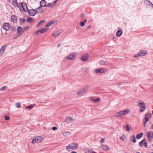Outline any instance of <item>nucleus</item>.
<instances>
[{
	"mask_svg": "<svg viewBox=\"0 0 153 153\" xmlns=\"http://www.w3.org/2000/svg\"><path fill=\"white\" fill-rule=\"evenodd\" d=\"M56 5V4L54 3V2L52 4L51 3H48L46 6L48 7L51 8H53Z\"/></svg>",
	"mask_w": 153,
	"mask_h": 153,
	"instance_id": "obj_22",
	"label": "nucleus"
},
{
	"mask_svg": "<svg viewBox=\"0 0 153 153\" xmlns=\"http://www.w3.org/2000/svg\"><path fill=\"white\" fill-rule=\"evenodd\" d=\"M47 31V29L45 28H42L38 31H36L34 32V34H37L39 32H40L41 33H44L46 32Z\"/></svg>",
	"mask_w": 153,
	"mask_h": 153,
	"instance_id": "obj_15",
	"label": "nucleus"
},
{
	"mask_svg": "<svg viewBox=\"0 0 153 153\" xmlns=\"http://www.w3.org/2000/svg\"><path fill=\"white\" fill-rule=\"evenodd\" d=\"M28 11V13L29 14L32 16H34L36 13L35 9L34 10L32 9L31 10H27Z\"/></svg>",
	"mask_w": 153,
	"mask_h": 153,
	"instance_id": "obj_11",
	"label": "nucleus"
},
{
	"mask_svg": "<svg viewBox=\"0 0 153 153\" xmlns=\"http://www.w3.org/2000/svg\"><path fill=\"white\" fill-rule=\"evenodd\" d=\"M140 56H141L140 53V52H139L138 53H137L136 55H134V57L135 58H138Z\"/></svg>",
	"mask_w": 153,
	"mask_h": 153,
	"instance_id": "obj_42",
	"label": "nucleus"
},
{
	"mask_svg": "<svg viewBox=\"0 0 153 153\" xmlns=\"http://www.w3.org/2000/svg\"><path fill=\"white\" fill-rule=\"evenodd\" d=\"M6 87L5 86H3V87L0 88V91H4Z\"/></svg>",
	"mask_w": 153,
	"mask_h": 153,
	"instance_id": "obj_47",
	"label": "nucleus"
},
{
	"mask_svg": "<svg viewBox=\"0 0 153 153\" xmlns=\"http://www.w3.org/2000/svg\"><path fill=\"white\" fill-rule=\"evenodd\" d=\"M54 23V22L52 21L50 22H48L47 25H45V27H50L52 25H53Z\"/></svg>",
	"mask_w": 153,
	"mask_h": 153,
	"instance_id": "obj_25",
	"label": "nucleus"
},
{
	"mask_svg": "<svg viewBox=\"0 0 153 153\" xmlns=\"http://www.w3.org/2000/svg\"><path fill=\"white\" fill-rule=\"evenodd\" d=\"M12 4L13 6L15 7H19V4H18L17 0H13L12 1Z\"/></svg>",
	"mask_w": 153,
	"mask_h": 153,
	"instance_id": "obj_19",
	"label": "nucleus"
},
{
	"mask_svg": "<svg viewBox=\"0 0 153 153\" xmlns=\"http://www.w3.org/2000/svg\"><path fill=\"white\" fill-rule=\"evenodd\" d=\"M16 37H17L16 36H15V37H14V38H16Z\"/></svg>",
	"mask_w": 153,
	"mask_h": 153,
	"instance_id": "obj_64",
	"label": "nucleus"
},
{
	"mask_svg": "<svg viewBox=\"0 0 153 153\" xmlns=\"http://www.w3.org/2000/svg\"><path fill=\"white\" fill-rule=\"evenodd\" d=\"M146 140L144 139L140 142L139 143V145L140 146H142L143 145V143Z\"/></svg>",
	"mask_w": 153,
	"mask_h": 153,
	"instance_id": "obj_40",
	"label": "nucleus"
},
{
	"mask_svg": "<svg viewBox=\"0 0 153 153\" xmlns=\"http://www.w3.org/2000/svg\"><path fill=\"white\" fill-rule=\"evenodd\" d=\"M90 27V26H88V28H89Z\"/></svg>",
	"mask_w": 153,
	"mask_h": 153,
	"instance_id": "obj_63",
	"label": "nucleus"
},
{
	"mask_svg": "<svg viewBox=\"0 0 153 153\" xmlns=\"http://www.w3.org/2000/svg\"><path fill=\"white\" fill-rule=\"evenodd\" d=\"M152 138H153V132L152 133Z\"/></svg>",
	"mask_w": 153,
	"mask_h": 153,
	"instance_id": "obj_62",
	"label": "nucleus"
},
{
	"mask_svg": "<svg viewBox=\"0 0 153 153\" xmlns=\"http://www.w3.org/2000/svg\"><path fill=\"white\" fill-rule=\"evenodd\" d=\"M143 144L144 145V146L145 147H147V142H146V141L144 142Z\"/></svg>",
	"mask_w": 153,
	"mask_h": 153,
	"instance_id": "obj_50",
	"label": "nucleus"
},
{
	"mask_svg": "<svg viewBox=\"0 0 153 153\" xmlns=\"http://www.w3.org/2000/svg\"><path fill=\"white\" fill-rule=\"evenodd\" d=\"M90 87L89 85H87L85 86L82 89V90L84 93Z\"/></svg>",
	"mask_w": 153,
	"mask_h": 153,
	"instance_id": "obj_32",
	"label": "nucleus"
},
{
	"mask_svg": "<svg viewBox=\"0 0 153 153\" xmlns=\"http://www.w3.org/2000/svg\"><path fill=\"white\" fill-rule=\"evenodd\" d=\"M146 135L148 139L151 140L152 138V134L151 131H148L146 132Z\"/></svg>",
	"mask_w": 153,
	"mask_h": 153,
	"instance_id": "obj_18",
	"label": "nucleus"
},
{
	"mask_svg": "<svg viewBox=\"0 0 153 153\" xmlns=\"http://www.w3.org/2000/svg\"><path fill=\"white\" fill-rule=\"evenodd\" d=\"M143 135V133H140V134H137L136 136V138L137 139H140L141 138Z\"/></svg>",
	"mask_w": 153,
	"mask_h": 153,
	"instance_id": "obj_34",
	"label": "nucleus"
},
{
	"mask_svg": "<svg viewBox=\"0 0 153 153\" xmlns=\"http://www.w3.org/2000/svg\"><path fill=\"white\" fill-rule=\"evenodd\" d=\"M11 19L12 22L13 23L16 22L17 21V18L15 15H12L11 16Z\"/></svg>",
	"mask_w": 153,
	"mask_h": 153,
	"instance_id": "obj_14",
	"label": "nucleus"
},
{
	"mask_svg": "<svg viewBox=\"0 0 153 153\" xmlns=\"http://www.w3.org/2000/svg\"><path fill=\"white\" fill-rule=\"evenodd\" d=\"M85 153H96L91 149H87L85 150Z\"/></svg>",
	"mask_w": 153,
	"mask_h": 153,
	"instance_id": "obj_30",
	"label": "nucleus"
},
{
	"mask_svg": "<svg viewBox=\"0 0 153 153\" xmlns=\"http://www.w3.org/2000/svg\"><path fill=\"white\" fill-rule=\"evenodd\" d=\"M140 101H139L138 102L139 106L141 108H146L145 107V104L143 102H140Z\"/></svg>",
	"mask_w": 153,
	"mask_h": 153,
	"instance_id": "obj_20",
	"label": "nucleus"
},
{
	"mask_svg": "<svg viewBox=\"0 0 153 153\" xmlns=\"http://www.w3.org/2000/svg\"><path fill=\"white\" fill-rule=\"evenodd\" d=\"M139 52L141 56H144L145 54H147V51L143 50H140L139 51Z\"/></svg>",
	"mask_w": 153,
	"mask_h": 153,
	"instance_id": "obj_23",
	"label": "nucleus"
},
{
	"mask_svg": "<svg viewBox=\"0 0 153 153\" xmlns=\"http://www.w3.org/2000/svg\"><path fill=\"white\" fill-rule=\"evenodd\" d=\"M84 16V14H82L80 15V16H81V17H83Z\"/></svg>",
	"mask_w": 153,
	"mask_h": 153,
	"instance_id": "obj_56",
	"label": "nucleus"
},
{
	"mask_svg": "<svg viewBox=\"0 0 153 153\" xmlns=\"http://www.w3.org/2000/svg\"><path fill=\"white\" fill-rule=\"evenodd\" d=\"M122 31L121 30H118L116 33V35L118 36H120L122 34Z\"/></svg>",
	"mask_w": 153,
	"mask_h": 153,
	"instance_id": "obj_28",
	"label": "nucleus"
},
{
	"mask_svg": "<svg viewBox=\"0 0 153 153\" xmlns=\"http://www.w3.org/2000/svg\"><path fill=\"white\" fill-rule=\"evenodd\" d=\"M89 99H90V100L91 101H92L93 102H94V100H95L94 98L93 97H89Z\"/></svg>",
	"mask_w": 153,
	"mask_h": 153,
	"instance_id": "obj_48",
	"label": "nucleus"
},
{
	"mask_svg": "<svg viewBox=\"0 0 153 153\" xmlns=\"http://www.w3.org/2000/svg\"><path fill=\"white\" fill-rule=\"evenodd\" d=\"M35 10L36 13H41L43 11L42 7L40 6L39 7L36 8Z\"/></svg>",
	"mask_w": 153,
	"mask_h": 153,
	"instance_id": "obj_13",
	"label": "nucleus"
},
{
	"mask_svg": "<svg viewBox=\"0 0 153 153\" xmlns=\"http://www.w3.org/2000/svg\"><path fill=\"white\" fill-rule=\"evenodd\" d=\"M2 28L5 30L8 31L10 29V25L8 23H4L2 25Z\"/></svg>",
	"mask_w": 153,
	"mask_h": 153,
	"instance_id": "obj_6",
	"label": "nucleus"
},
{
	"mask_svg": "<svg viewBox=\"0 0 153 153\" xmlns=\"http://www.w3.org/2000/svg\"><path fill=\"white\" fill-rule=\"evenodd\" d=\"M75 56V53H70L69 56H66V58L70 60H73L74 59Z\"/></svg>",
	"mask_w": 153,
	"mask_h": 153,
	"instance_id": "obj_9",
	"label": "nucleus"
},
{
	"mask_svg": "<svg viewBox=\"0 0 153 153\" xmlns=\"http://www.w3.org/2000/svg\"><path fill=\"white\" fill-rule=\"evenodd\" d=\"M100 98L99 97H98L97 99H95L94 100V102H98L100 101Z\"/></svg>",
	"mask_w": 153,
	"mask_h": 153,
	"instance_id": "obj_43",
	"label": "nucleus"
},
{
	"mask_svg": "<svg viewBox=\"0 0 153 153\" xmlns=\"http://www.w3.org/2000/svg\"><path fill=\"white\" fill-rule=\"evenodd\" d=\"M71 134V133L69 131H65L63 133V135L65 137Z\"/></svg>",
	"mask_w": 153,
	"mask_h": 153,
	"instance_id": "obj_35",
	"label": "nucleus"
},
{
	"mask_svg": "<svg viewBox=\"0 0 153 153\" xmlns=\"http://www.w3.org/2000/svg\"><path fill=\"white\" fill-rule=\"evenodd\" d=\"M87 21V20L86 19H85V20H84V23H85V22H86Z\"/></svg>",
	"mask_w": 153,
	"mask_h": 153,
	"instance_id": "obj_61",
	"label": "nucleus"
},
{
	"mask_svg": "<svg viewBox=\"0 0 153 153\" xmlns=\"http://www.w3.org/2000/svg\"><path fill=\"white\" fill-rule=\"evenodd\" d=\"M85 25V23L84 22H80V23L79 25L81 27L84 26Z\"/></svg>",
	"mask_w": 153,
	"mask_h": 153,
	"instance_id": "obj_44",
	"label": "nucleus"
},
{
	"mask_svg": "<svg viewBox=\"0 0 153 153\" xmlns=\"http://www.w3.org/2000/svg\"><path fill=\"white\" fill-rule=\"evenodd\" d=\"M104 139L103 138H102L100 140V142L101 143H103L104 142Z\"/></svg>",
	"mask_w": 153,
	"mask_h": 153,
	"instance_id": "obj_53",
	"label": "nucleus"
},
{
	"mask_svg": "<svg viewBox=\"0 0 153 153\" xmlns=\"http://www.w3.org/2000/svg\"><path fill=\"white\" fill-rule=\"evenodd\" d=\"M83 93H84L83 92V91L82 90L80 91L79 92H78L77 93V94L78 95H81Z\"/></svg>",
	"mask_w": 153,
	"mask_h": 153,
	"instance_id": "obj_41",
	"label": "nucleus"
},
{
	"mask_svg": "<svg viewBox=\"0 0 153 153\" xmlns=\"http://www.w3.org/2000/svg\"><path fill=\"white\" fill-rule=\"evenodd\" d=\"M45 21L44 20H41V21H40L37 24V27H39V26L42 23H43V22H45Z\"/></svg>",
	"mask_w": 153,
	"mask_h": 153,
	"instance_id": "obj_39",
	"label": "nucleus"
},
{
	"mask_svg": "<svg viewBox=\"0 0 153 153\" xmlns=\"http://www.w3.org/2000/svg\"><path fill=\"white\" fill-rule=\"evenodd\" d=\"M19 8L21 10L24 11L25 12L28 10L27 6L26 4L24 2L19 3Z\"/></svg>",
	"mask_w": 153,
	"mask_h": 153,
	"instance_id": "obj_3",
	"label": "nucleus"
},
{
	"mask_svg": "<svg viewBox=\"0 0 153 153\" xmlns=\"http://www.w3.org/2000/svg\"><path fill=\"white\" fill-rule=\"evenodd\" d=\"M10 117H9L7 116H5V119L6 120H8L9 119Z\"/></svg>",
	"mask_w": 153,
	"mask_h": 153,
	"instance_id": "obj_51",
	"label": "nucleus"
},
{
	"mask_svg": "<svg viewBox=\"0 0 153 153\" xmlns=\"http://www.w3.org/2000/svg\"><path fill=\"white\" fill-rule=\"evenodd\" d=\"M141 108L140 109V112H143L144 111V110L146 109V108Z\"/></svg>",
	"mask_w": 153,
	"mask_h": 153,
	"instance_id": "obj_49",
	"label": "nucleus"
},
{
	"mask_svg": "<svg viewBox=\"0 0 153 153\" xmlns=\"http://www.w3.org/2000/svg\"><path fill=\"white\" fill-rule=\"evenodd\" d=\"M35 104H31L28 106H27L26 107V108L29 109H32L33 107L35 106Z\"/></svg>",
	"mask_w": 153,
	"mask_h": 153,
	"instance_id": "obj_29",
	"label": "nucleus"
},
{
	"mask_svg": "<svg viewBox=\"0 0 153 153\" xmlns=\"http://www.w3.org/2000/svg\"><path fill=\"white\" fill-rule=\"evenodd\" d=\"M43 140V138L41 136L37 137L35 139H33L32 141V143H39L41 142Z\"/></svg>",
	"mask_w": 153,
	"mask_h": 153,
	"instance_id": "obj_5",
	"label": "nucleus"
},
{
	"mask_svg": "<svg viewBox=\"0 0 153 153\" xmlns=\"http://www.w3.org/2000/svg\"><path fill=\"white\" fill-rule=\"evenodd\" d=\"M34 21V19L32 18H28L27 19V22L29 23L33 22Z\"/></svg>",
	"mask_w": 153,
	"mask_h": 153,
	"instance_id": "obj_33",
	"label": "nucleus"
},
{
	"mask_svg": "<svg viewBox=\"0 0 153 153\" xmlns=\"http://www.w3.org/2000/svg\"><path fill=\"white\" fill-rule=\"evenodd\" d=\"M40 6L45 7L46 6V2L45 0H41L40 2Z\"/></svg>",
	"mask_w": 153,
	"mask_h": 153,
	"instance_id": "obj_16",
	"label": "nucleus"
},
{
	"mask_svg": "<svg viewBox=\"0 0 153 153\" xmlns=\"http://www.w3.org/2000/svg\"><path fill=\"white\" fill-rule=\"evenodd\" d=\"M88 59V55L87 53L82 55L81 58V59L83 61H86Z\"/></svg>",
	"mask_w": 153,
	"mask_h": 153,
	"instance_id": "obj_10",
	"label": "nucleus"
},
{
	"mask_svg": "<svg viewBox=\"0 0 153 153\" xmlns=\"http://www.w3.org/2000/svg\"><path fill=\"white\" fill-rule=\"evenodd\" d=\"M151 128L153 129V124H152V126Z\"/></svg>",
	"mask_w": 153,
	"mask_h": 153,
	"instance_id": "obj_60",
	"label": "nucleus"
},
{
	"mask_svg": "<svg viewBox=\"0 0 153 153\" xmlns=\"http://www.w3.org/2000/svg\"><path fill=\"white\" fill-rule=\"evenodd\" d=\"M61 45V44H59L58 45H57V47H58V48Z\"/></svg>",
	"mask_w": 153,
	"mask_h": 153,
	"instance_id": "obj_57",
	"label": "nucleus"
},
{
	"mask_svg": "<svg viewBox=\"0 0 153 153\" xmlns=\"http://www.w3.org/2000/svg\"><path fill=\"white\" fill-rule=\"evenodd\" d=\"M71 153H77V152L75 151H73Z\"/></svg>",
	"mask_w": 153,
	"mask_h": 153,
	"instance_id": "obj_59",
	"label": "nucleus"
},
{
	"mask_svg": "<svg viewBox=\"0 0 153 153\" xmlns=\"http://www.w3.org/2000/svg\"><path fill=\"white\" fill-rule=\"evenodd\" d=\"M126 130L127 131H130V128L129 126L128 125H127L126 126Z\"/></svg>",
	"mask_w": 153,
	"mask_h": 153,
	"instance_id": "obj_45",
	"label": "nucleus"
},
{
	"mask_svg": "<svg viewBox=\"0 0 153 153\" xmlns=\"http://www.w3.org/2000/svg\"><path fill=\"white\" fill-rule=\"evenodd\" d=\"M101 147L102 149L105 150L107 151L109 150L108 147L106 145L102 144L101 146Z\"/></svg>",
	"mask_w": 153,
	"mask_h": 153,
	"instance_id": "obj_24",
	"label": "nucleus"
},
{
	"mask_svg": "<svg viewBox=\"0 0 153 153\" xmlns=\"http://www.w3.org/2000/svg\"><path fill=\"white\" fill-rule=\"evenodd\" d=\"M144 3L146 5H151V4H152V3L150 1L148 0H145L144 1Z\"/></svg>",
	"mask_w": 153,
	"mask_h": 153,
	"instance_id": "obj_26",
	"label": "nucleus"
},
{
	"mask_svg": "<svg viewBox=\"0 0 153 153\" xmlns=\"http://www.w3.org/2000/svg\"><path fill=\"white\" fill-rule=\"evenodd\" d=\"M15 105L18 108H20L21 107V104L19 102H17L15 103Z\"/></svg>",
	"mask_w": 153,
	"mask_h": 153,
	"instance_id": "obj_37",
	"label": "nucleus"
},
{
	"mask_svg": "<svg viewBox=\"0 0 153 153\" xmlns=\"http://www.w3.org/2000/svg\"><path fill=\"white\" fill-rule=\"evenodd\" d=\"M57 129V128L56 127H53V128H52V129L53 130V131H55V130H56Z\"/></svg>",
	"mask_w": 153,
	"mask_h": 153,
	"instance_id": "obj_54",
	"label": "nucleus"
},
{
	"mask_svg": "<svg viewBox=\"0 0 153 153\" xmlns=\"http://www.w3.org/2000/svg\"><path fill=\"white\" fill-rule=\"evenodd\" d=\"M126 138V136L124 135H123L122 137H120V139L124 141Z\"/></svg>",
	"mask_w": 153,
	"mask_h": 153,
	"instance_id": "obj_46",
	"label": "nucleus"
},
{
	"mask_svg": "<svg viewBox=\"0 0 153 153\" xmlns=\"http://www.w3.org/2000/svg\"><path fill=\"white\" fill-rule=\"evenodd\" d=\"M151 116L152 114H148L146 115L144 121V126H145L147 122L149 121V119L151 118Z\"/></svg>",
	"mask_w": 153,
	"mask_h": 153,
	"instance_id": "obj_7",
	"label": "nucleus"
},
{
	"mask_svg": "<svg viewBox=\"0 0 153 153\" xmlns=\"http://www.w3.org/2000/svg\"><path fill=\"white\" fill-rule=\"evenodd\" d=\"M73 121V119L70 117H68L65 120V122L66 123H70Z\"/></svg>",
	"mask_w": 153,
	"mask_h": 153,
	"instance_id": "obj_27",
	"label": "nucleus"
},
{
	"mask_svg": "<svg viewBox=\"0 0 153 153\" xmlns=\"http://www.w3.org/2000/svg\"><path fill=\"white\" fill-rule=\"evenodd\" d=\"M59 0H55V1H54V3H55L56 4V3Z\"/></svg>",
	"mask_w": 153,
	"mask_h": 153,
	"instance_id": "obj_58",
	"label": "nucleus"
},
{
	"mask_svg": "<svg viewBox=\"0 0 153 153\" xmlns=\"http://www.w3.org/2000/svg\"><path fill=\"white\" fill-rule=\"evenodd\" d=\"M29 28V27L28 26H26L24 27V30H27Z\"/></svg>",
	"mask_w": 153,
	"mask_h": 153,
	"instance_id": "obj_52",
	"label": "nucleus"
},
{
	"mask_svg": "<svg viewBox=\"0 0 153 153\" xmlns=\"http://www.w3.org/2000/svg\"><path fill=\"white\" fill-rule=\"evenodd\" d=\"M131 141L133 142L134 143H135L136 142V140L134 135H133L131 138Z\"/></svg>",
	"mask_w": 153,
	"mask_h": 153,
	"instance_id": "obj_36",
	"label": "nucleus"
},
{
	"mask_svg": "<svg viewBox=\"0 0 153 153\" xmlns=\"http://www.w3.org/2000/svg\"><path fill=\"white\" fill-rule=\"evenodd\" d=\"M19 20L21 24H22L24 23L26 21L25 19L23 18H19Z\"/></svg>",
	"mask_w": 153,
	"mask_h": 153,
	"instance_id": "obj_31",
	"label": "nucleus"
},
{
	"mask_svg": "<svg viewBox=\"0 0 153 153\" xmlns=\"http://www.w3.org/2000/svg\"><path fill=\"white\" fill-rule=\"evenodd\" d=\"M79 145L76 143H72L68 146L66 148V150L68 152L75 150L78 148Z\"/></svg>",
	"mask_w": 153,
	"mask_h": 153,
	"instance_id": "obj_1",
	"label": "nucleus"
},
{
	"mask_svg": "<svg viewBox=\"0 0 153 153\" xmlns=\"http://www.w3.org/2000/svg\"><path fill=\"white\" fill-rule=\"evenodd\" d=\"M10 29H11L12 31H14L16 30V28L14 26H11L10 25Z\"/></svg>",
	"mask_w": 153,
	"mask_h": 153,
	"instance_id": "obj_38",
	"label": "nucleus"
},
{
	"mask_svg": "<svg viewBox=\"0 0 153 153\" xmlns=\"http://www.w3.org/2000/svg\"><path fill=\"white\" fill-rule=\"evenodd\" d=\"M84 69L85 70H88V68H87L85 67L84 68Z\"/></svg>",
	"mask_w": 153,
	"mask_h": 153,
	"instance_id": "obj_55",
	"label": "nucleus"
},
{
	"mask_svg": "<svg viewBox=\"0 0 153 153\" xmlns=\"http://www.w3.org/2000/svg\"><path fill=\"white\" fill-rule=\"evenodd\" d=\"M62 30H58L57 31H55L52 34V35L54 36V37H56L58 36L60 34L62 33Z\"/></svg>",
	"mask_w": 153,
	"mask_h": 153,
	"instance_id": "obj_8",
	"label": "nucleus"
},
{
	"mask_svg": "<svg viewBox=\"0 0 153 153\" xmlns=\"http://www.w3.org/2000/svg\"><path fill=\"white\" fill-rule=\"evenodd\" d=\"M108 72V70L105 68H97L95 70V72L96 73L104 74Z\"/></svg>",
	"mask_w": 153,
	"mask_h": 153,
	"instance_id": "obj_4",
	"label": "nucleus"
},
{
	"mask_svg": "<svg viewBox=\"0 0 153 153\" xmlns=\"http://www.w3.org/2000/svg\"><path fill=\"white\" fill-rule=\"evenodd\" d=\"M7 45H4L2 46L0 50V56H2L4 53L5 48L6 47Z\"/></svg>",
	"mask_w": 153,
	"mask_h": 153,
	"instance_id": "obj_12",
	"label": "nucleus"
},
{
	"mask_svg": "<svg viewBox=\"0 0 153 153\" xmlns=\"http://www.w3.org/2000/svg\"><path fill=\"white\" fill-rule=\"evenodd\" d=\"M130 112V110L129 109H125L116 113L114 116L116 117H120L126 115Z\"/></svg>",
	"mask_w": 153,
	"mask_h": 153,
	"instance_id": "obj_2",
	"label": "nucleus"
},
{
	"mask_svg": "<svg viewBox=\"0 0 153 153\" xmlns=\"http://www.w3.org/2000/svg\"><path fill=\"white\" fill-rule=\"evenodd\" d=\"M17 31L19 35H22L23 32L22 30V28L20 27H17Z\"/></svg>",
	"mask_w": 153,
	"mask_h": 153,
	"instance_id": "obj_17",
	"label": "nucleus"
},
{
	"mask_svg": "<svg viewBox=\"0 0 153 153\" xmlns=\"http://www.w3.org/2000/svg\"><path fill=\"white\" fill-rule=\"evenodd\" d=\"M107 62L103 60H100L99 62V64L101 65H107Z\"/></svg>",
	"mask_w": 153,
	"mask_h": 153,
	"instance_id": "obj_21",
	"label": "nucleus"
}]
</instances>
